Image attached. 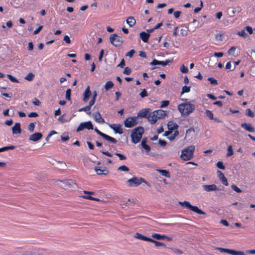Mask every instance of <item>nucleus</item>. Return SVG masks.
Segmentation results:
<instances>
[{
  "label": "nucleus",
  "mask_w": 255,
  "mask_h": 255,
  "mask_svg": "<svg viewBox=\"0 0 255 255\" xmlns=\"http://www.w3.org/2000/svg\"><path fill=\"white\" fill-rule=\"evenodd\" d=\"M185 103H181L178 106V110L182 117H186L191 114L195 109V106L190 102H187V99H182Z\"/></svg>",
  "instance_id": "obj_1"
},
{
  "label": "nucleus",
  "mask_w": 255,
  "mask_h": 255,
  "mask_svg": "<svg viewBox=\"0 0 255 255\" xmlns=\"http://www.w3.org/2000/svg\"><path fill=\"white\" fill-rule=\"evenodd\" d=\"M144 131V128L141 127H138L132 129L130 134L132 142L134 143L139 142Z\"/></svg>",
  "instance_id": "obj_2"
},
{
  "label": "nucleus",
  "mask_w": 255,
  "mask_h": 255,
  "mask_svg": "<svg viewBox=\"0 0 255 255\" xmlns=\"http://www.w3.org/2000/svg\"><path fill=\"white\" fill-rule=\"evenodd\" d=\"M195 149L194 145H190L184 148L182 150L180 157L185 161L191 160L193 157Z\"/></svg>",
  "instance_id": "obj_3"
},
{
  "label": "nucleus",
  "mask_w": 255,
  "mask_h": 255,
  "mask_svg": "<svg viewBox=\"0 0 255 255\" xmlns=\"http://www.w3.org/2000/svg\"><path fill=\"white\" fill-rule=\"evenodd\" d=\"M128 185L129 187H137L141 183H144L148 186L150 187V184L141 177H133L127 181Z\"/></svg>",
  "instance_id": "obj_4"
},
{
  "label": "nucleus",
  "mask_w": 255,
  "mask_h": 255,
  "mask_svg": "<svg viewBox=\"0 0 255 255\" xmlns=\"http://www.w3.org/2000/svg\"><path fill=\"white\" fill-rule=\"evenodd\" d=\"M179 204L181 205L182 207L187 208L193 212H194L200 215H205L206 213L199 209L197 206H192L189 202L188 201H184V202H179Z\"/></svg>",
  "instance_id": "obj_5"
},
{
  "label": "nucleus",
  "mask_w": 255,
  "mask_h": 255,
  "mask_svg": "<svg viewBox=\"0 0 255 255\" xmlns=\"http://www.w3.org/2000/svg\"><path fill=\"white\" fill-rule=\"evenodd\" d=\"M110 40L111 43L116 47L120 46L123 43L122 37L116 34L111 35L110 36Z\"/></svg>",
  "instance_id": "obj_6"
},
{
  "label": "nucleus",
  "mask_w": 255,
  "mask_h": 255,
  "mask_svg": "<svg viewBox=\"0 0 255 255\" xmlns=\"http://www.w3.org/2000/svg\"><path fill=\"white\" fill-rule=\"evenodd\" d=\"M57 184L63 188L68 189L72 186L73 185H75V183L72 180L66 179L58 181Z\"/></svg>",
  "instance_id": "obj_7"
},
{
  "label": "nucleus",
  "mask_w": 255,
  "mask_h": 255,
  "mask_svg": "<svg viewBox=\"0 0 255 255\" xmlns=\"http://www.w3.org/2000/svg\"><path fill=\"white\" fill-rule=\"evenodd\" d=\"M137 117H132L127 118L124 122L125 126L127 128H132L135 126L137 123Z\"/></svg>",
  "instance_id": "obj_8"
},
{
  "label": "nucleus",
  "mask_w": 255,
  "mask_h": 255,
  "mask_svg": "<svg viewBox=\"0 0 255 255\" xmlns=\"http://www.w3.org/2000/svg\"><path fill=\"white\" fill-rule=\"evenodd\" d=\"M85 128L93 129V127L90 121L81 123L77 128V132H79Z\"/></svg>",
  "instance_id": "obj_9"
},
{
  "label": "nucleus",
  "mask_w": 255,
  "mask_h": 255,
  "mask_svg": "<svg viewBox=\"0 0 255 255\" xmlns=\"http://www.w3.org/2000/svg\"><path fill=\"white\" fill-rule=\"evenodd\" d=\"M150 112L151 109L149 108L143 109L138 112L137 114V116L136 117H137V118L138 117L144 118L147 119L148 114Z\"/></svg>",
  "instance_id": "obj_10"
},
{
  "label": "nucleus",
  "mask_w": 255,
  "mask_h": 255,
  "mask_svg": "<svg viewBox=\"0 0 255 255\" xmlns=\"http://www.w3.org/2000/svg\"><path fill=\"white\" fill-rule=\"evenodd\" d=\"M202 187L204 191L206 192H212L218 190L217 186L216 185L213 184L211 185H202Z\"/></svg>",
  "instance_id": "obj_11"
},
{
  "label": "nucleus",
  "mask_w": 255,
  "mask_h": 255,
  "mask_svg": "<svg viewBox=\"0 0 255 255\" xmlns=\"http://www.w3.org/2000/svg\"><path fill=\"white\" fill-rule=\"evenodd\" d=\"M95 171L98 175H107L109 173V170L105 166H96L95 167Z\"/></svg>",
  "instance_id": "obj_12"
},
{
  "label": "nucleus",
  "mask_w": 255,
  "mask_h": 255,
  "mask_svg": "<svg viewBox=\"0 0 255 255\" xmlns=\"http://www.w3.org/2000/svg\"><path fill=\"white\" fill-rule=\"evenodd\" d=\"M157 117H156L154 111L153 112H150L148 114L147 120L151 124H154L157 121Z\"/></svg>",
  "instance_id": "obj_13"
},
{
  "label": "nucleus",
  "mask_w": 255,
  "mask_h": 255,
  "mask_svg": "<svg viewBox=\"0 0 255 255\" xmlns=\"http://www.w3.org/2000/svg\"><path fill=\"white\" fill-rule=\"evenodd\" d=\"M91 94H92L90 89V86H88L83 93V101L84 102H87L91 96Z\"/></svg>",
  "instance_id": "obj_14"
},
{
  "label": "nucleus",
  "mask_w": 255,
  "mask_h": 255,
  "mask_svg": "<svg viewBox=\"0 0 255 255\" xmlns=\"http://www.w3.org/2000/svg\"><path fill=\"white\" fill-rule=\"evenodd\" d=\"M42 133L40 132H36L30 135L29 139L31 141H37L38 140L42 138Z\"/></svg>",
  "instance_id": "obj_15"
},
{
  "label": "nucleus",
  "mask_w": 255,
  "mask_h": 255,
  "mask_svg": "<svg viewBox=\"0 0 255 255\" xmlns=\"http://www.w3.org/2000/svg\"><path fill=\"white\" fill-rule=\"evenodd\" d=\"M110 127L113 129L116 133L119 134H122L123 130L121 128V126L117 124H112L110 125Z\"/></svg>",
  "instance_id": "obj_16"
},
{
  "label": "nucleus",
  "mask_w": 255,
  "mask_h": 255,
  "mask_svg": "<svg viewBox=\"0 0 255 255\" xmlns=\"http://www.w3.org/2000/svg\"><path fill=\"white\" fill-rule=\"evenodd\" d=\"M178 125L172 121L168 122L167 124V127L169 130L173 131L177 129L178 128Z\"/></svg>",
  "instance_id": "obj_17"
},
{
  "label": "nucleus",
  "mask_w": 255,
  "mask_h": 255,
  "mask_svg": "<svg viewBox=\"0 0 255 255\" xmlns=\"http://www.w3.org/2000/svg\"><path fill=\"white\" fill-rule=\"evenodd\" d=\"M218 177L221 181L222 183L224 185L227 186L228 185V182L227 178L225 177L224 174L221 172L220 171H218Z\"/></svg>",
  "instance_id": "obj_18"
},
{
  "label": "nucleus",
  "mask_w": 255,
  "mask_h": 255,
  "mask_svg": "<svg viewBox=\"0 0 255 255\" xmlns=\"http://www.w3.org/2000/svg\"><path fill=\"white\" fill-rule=\"evenodd\" d=\"M241 127L245 129L246 130L249 131V132H254L255 129L252 126V125L251 124H247V123H244L242 124L241 125Z\"/></svg>",
  "instance_id": "obj_19"
},
{
  "label": "nucleus",
  "mask_w": 255,
  "mask_h": 255,
  "mask_svg": "<svg viewBox=\"0 0 255 255\" xmlns=\"http://www.w3.org/2000/svg\"><path fill=\"white\" fill-rule=\"evenodd\" d=\"M12 131L13 134L20 133L21 129L20 128V123H15L14 126L12 128Z\"/></svg>",
  "instance_id": "obj_20"
},
{
  "label": "nucleus",
  "mask_w": 255,
  "mask_h": 255,
  "mask_svg": "<svg viewBox=\"0 0 255 255\" xmlns=\"http://www.w3.org/2000/svg\"><path fill=\"white\" fill-rule=\"evenodd\" d=\"M154 113H155L156 117H157V119H162L166 115V111L163 110H155L154 111Z\"/></svg>",
  "instance_id": "obj_21"
},
{
  "label": "nucleus",
  "mask_w": 255,
  "mask_h": 255,
  "mask_svg": "<svg viewBox=\"0 0 255 255\" xmlns=\"http://www.w3.org/2000/svg\"><path fill=\"white\" fill-rule=\"evenodd\" d=\"M134 237L135 238L139 239V240H143V241H148V242L149 241L150 239L146 236H144V235H143L139 233H136L134 235Z\"/></svg>",
  "instance_id": "obj_22"
},
{
  "label": "nucleus",
  "mask_w": 255,
  "mask_h": 255,
  "mask_svg": "<svg viewBox=\"0 0 255 255\" xmlns=\"http://www.w3.org/2000/svg\"><path fill=\"white\" fill-rule=\"evenodd\" d=\"M140 37L144 42H147L148 40L150 34L146 33L144 31H142L139 34Z\"/></svg>",
  "instance_id": "obj_23"
},
{
  "label": "nucleus",
  "mask_w": 255,
  "mask_h": 255,
  "mask_svg": "<svg viewBox=\"0 0 255 255\" xmlns=\"http://www.w3.org/2000/svg\"><path fill=\"white\" fill-rule=\"evenodd\" d=\"M95 120L99 124H103L105 123V120L102 118L101 114L97 112L94 115Z\"/></svg>",
  "instance_id": "obj_24"
},
{
  "label": "nucleus",
  "mask_w": 255,
  "mask_h": 255,
  "mask_svg": "<svg viewBox=\"0 0 255 255\" xmlns=\"http://www.w3.org/2000/svg\"><path fill=\"white\" fill-rule=\"evenodd\" d=\"M94 105V104H91V102H90L89 103V105L84 108H81L79 110V112H82L84 111L87 113V114H90V110L91 107Z\"/></svg>",
  "instance_id": "obj_25"
},
{
  "label": "nucleus",
  "mask_w": 255,
  "mask_h": 255,
  "mask_svg": "<svg viewBox=\"0 0 255 255\" xmlns=\"http://www.w3.org/2000/svg\"><path fill=\"white\" fill-rule=\"evenodd\" d=\"M127 23L130 27H132L135 25L136 21L133 17L130 16L127 18Z\"/></svg>",
  "instance_id": "obj_26"
},
{
  "label": "nucleus",
  "mask_w": 255,
  "mask_h": 255,
  "mask_svg": "<svg viewBox=\"0 0 255 255\" xmlns=\"http://www.w3.org/2000/svg\"><path fill=\"white\" fill-rule=\"evenodd\" d=\"M205 113H206L207 116H208L210 118V119L214 120L218 122H220V121L218 119L214 118L213 114L212 111L207 110H206Z\"/></svg>",
  "instance_id": "obj_27"
},
{
  "label": "nucleus",
  "mask_w": 255,
  "mask_h": 255,
  "mask_svg": "<svg viewBox=\"0 0 255 255\" xmlns=\"http://www.w3.org/2000/svg\"><path fill=\"white\" fill-rule=\"evenodd\" d=\"M103 138H104L105 140L114 143H116L117 142V140L116 138L112 137L106 134H105Z\"/></svg>",
  "instance_id": "obj_28"
},
{
  "label": "nucleus",
  "mask_w": 255,
  "mask_h": 255,
  "mask_svg": "<svg viewBox=\"0 0 255 255\" xmlns=\"http://www.w3.org/2000/svg\"><path fill=\"white\" fill-rule=\"evenodd\" d=\"M152 237L156 240H161L165 239L166 236L164 235H160L159 234L154 233L152 235Z\"/></svg>",
  "instance_id": "obj_29"
},
{
  "label": "nucleus",
  "mask_w": 255,
  "mask_h": 255,
  "mask_svg": "<svg viewBox=\"0 0 255 255\" xmlns=\"http://www.w3.org/2000/svg\"><path fill=\"white\" fill-rule=\"evenodd\" d=\"M140 145L141 146V147L142 148H143L145 150V152L146 154H148L151 150L150 147L147 144H144L143 142V143H141Z\"/></svg>",
  "instance_id": "obj_30"
},
{
  "label": "nucleus",
  "mask_w": 255,
  "mask_h": 255,
  "mask_svg": "<svg viewBox=\"0 0 255 255\" xmlns=\"http://www.w3.org/2000/svg\"><path fill=\"white\" fill-rule=\"evenodd\" d=\"M237 34L245 39H248L249 38V35L245 32V29L238 31Z\"/></svg>",
  "instance_id": "obj_31"
},
{
  "label": "nucleus",
  "mask_w": 255,
  "mask_h": 255,
  "mask_svg": "<svg viewBox=\"0 0 255 255\" xmlns=\"http://www.w3.org/2000/svg\"><path fill=\"white\" fill-rule=\"evenodd\" d=\"M159 173H160L162 176H164L166 177H170V174L169 172L166 170L163 169H158L157 170Z\"/></svg>",
  "instance_id": "obj_32"
},
{
  "label": "nucleus",
  "mask_w": 255,
  "mask_h": 255,
  "mask_svg": "<svg viewBox=\"0 0 255 255\" xmlns=\"http://www.w3.org/2000/svg\"><path fill=\"white\" fill-rule=\"evenodd\" d=\"M15 254L16 255H33V254L29 251H17Z\"/></svg>",
  "instance_id": "obj_33"
},
{
  "label": "nucleus",
  "mask_w": 255,
  "mask_h": 255,
  "mask_svg": "<svg viewBox=\"0 0 255 255\" xmlns=\"http://www.w3.org/2000/svg\"><path fill=\"white\" fill-rule=\"evenodd\" d=\"M114 84L112 81H108L106 83L105 85V89L106 91L109 90L110 89L113 88Z\"/></svg>",
  "instance_id": "obj_34"
},
{
  "label": "nucleus",
  "mask_w": 255,
  "mask_h": 255,
  "mask_svg": "<svg viewBox=\"0 0 255 255\" xmlns=\"http://www.w3.org/2000/svg\"><path fill=\"white\" fill-rule=\"evenodd\" d=\"M149 242L154 243L155 244V246H156V247L165 246V244L164 243L156 241L154 240L151 238L150 239V240Z\"/></svg>",
  "instance_id": "obj_35"
},
{
  "label": "nucleus",
  "mask_w": 255,
  "mask_h": 255,
  "mask_svg": "<svg viewBox=\"0 0 255 255\" xmlns=\"http://www.w3.org/2000/svg\"><path fill=\"white\" fill-rule=\"evenodd\" d=\"M179 132L178 130H175L173 133H171L169 136H168V139L172 141L175 139V138L178 135Z\"/></svg>",
  "instance_id": "obj_36"
},
{
  "label": "nucleus",
  "mask_w": 255,
  "mask_h": 255,
  "mask_svg": "<svg viewBox=\"0 0 255 255\" xmlns=\"http://www.w3.org/2000/svg\"><path fill=\"white\" fill-rule=\"evenodd\" d=\"M234 154V151L233 150V147L231 145H229L227 148V156H231Z\"/></svg>",
  "instance_id": "obj_37"
},
{
  "label": "nucleus",
  "mask_w": 255,
  "mask_h": 255,
  "mask_svg": "<svg viewBox=\"0 0 255 255\" xmlns=\"http://www.w3.org/2000/svg\"><path fill=\"white\" fill-rule=\"evenodd\" d=\"M190 88H191V87H190V86H183L182 88L181 94H183L185 93L189 92L190 91Z\"/></svg>",
  "instance_id": "obj_38"
},
{
  "label": "nucleus",
  "mask_w": 255,
  "mask_h": 255,
  "mask_svg": "<svg viewBox=\"0 0 255 255\" xmlns=\"http://www.w3.org/2000/svg\"><path fill=\"white\" fill-rule=\"evenodd\" d=\"M246 115L250 117L253 118L255 116V114L250 109L246 110Z\"/></svg>",
  "instance_id": "obj_39"
},
{
  "label": "nucleus",
  "mask_w": 255,
  "mask_h": 255,
  "mask_svg": "<svg viewBox=\"0 0 255 255\" xmlns=\"http://www.w3.org/2000/svg\"><path fill=\"white\" fill-rule=\"evenodd\" d=\"M34 77V75L32 73H28L27 76L25 77V79L27 81H30L33 80Z\"/></svg>",
  "instance_id": "obj_40"
},
{
  "label": "nucleus",
  "mask_w": 255,
  "mask_h": 255,
  "mask_svg": "<svg viewBox=\"0 0 255 255\" xmlns=\"http://www.w3.org/2000/svg\"><path fill=\"white\" fill-rule=\"evenodd\" d=\"M97 96V92L96 91H95L93 93L92 98L91 100V101H90L91 102V104H94Z\"/></svg>",
  "instance_id": "obj_41"
},
{
  "label": "nucleus",
  "mask_w": 255,
  "mask_h": 255,
  "mask_svg": "<svg viewBox=\"0 0 255 255\" xmlns=\"http://www.w3.org/2000/svg\"><path fill=\"white\" fill-rule=\"evenodd\" d=\"M7 76L8 77V78L12 82H14V83H18V80L15 78L14 76L11 75H9V74H8L7 75Z\"/></svg>",
  "instance_id": "obj_42"
},
{
  "label": "nucleus",
  "mask_w": 255,
  "mask_h": 255,
  "mask_svg": "<svg viewBox=\"0 0 255 255\" xmlns=\"http://www.w3.org/2000/svg\"><path fill=\"white\" fill-rule=\"evenodd\" d=\"M115 154L118 156L121 160H126L127 159V157L124 154L118 152H116Z\"/></svg>",
  "instance_id": "obj_43"
},
{
  "label": "nucleus",
  "mask_w": 255,
  "mask_h": 255,
  "mask_svg": "<svg viewBox=\"0 0 255 255\" xmlns=\"http://www.w3.org/2000/svg\"><path fill=\"white\" fill-rule=\"evenodd\" d=\"M118 170L123 171H128L129 168L126 165H122L118 168Z\"/></svg>",
  "instance_id": "obj_44"
},
{
  "label": "nucleus",
  "mask_w": 255,
  "mask_h": 255,
  "mask_svg": "<svg viewBox=\"0 0 255 255\" xmlns=\"http://www.w3.org/2000/svg\"><path fill=\"white\" fill-rule=\"evenodd\" d=\"M171 250L172 251V252L174 254H177V255H181V254H182L183 253V252L181 250H180L179 249H178L171 248Z\"/></svg>",
  "instance_id": "obj_45"
},
{
  "label": "nucleus",
  "mask_w": 255,
  "mask_h": 255,
  "mask_svg": "<svg viewBox=\"0 0 255 255\" xmlns=\"http://www.w3.org/2000/svg\"><path fill=\"white\" fill-rule=\"evenodd\" d=\"M71 89H68L66 90V100H70V96H71Z\"/></svg>",
  "instance_id": "obj_46"
},
{
  "label": "nucleus",
  "mask_w": 255,
  "mask_h": 255,
  "mask_svg": "<svg viewBox=\"0 0 255 255\" xmlns=\"http://www.w3.org/2000/svg\"><path fill=\"white\" fill-rule=\"evenodd\" d=\"M232 189L237 193H241L242 190L238 188L236 185L233 184L231 186Z\"/></svg>",
  "instance_id": "obj_47"
},
{
  "label": "nucleus",
  "mask_w": 255,
  "mask_h": 255,
  "mask_svg": "<svg viewBox=\"0 0 255 255\" xmlns=\"http://www.w3.org/2000/svg\"><path fill=\"white\" fill-rule=\"evenodd\" d=\"M169 101H167V100L162 101L161 102L160 108L166 107L169 105Z\"/></svg>",
  "instance_id": "obj_48"
},
{
  "label": "nucleus",
  "mask_w": 255,
  "mask_h": 255,
  "mask_svg": "<svg viewBox=\"0 0 255 255\" xmlns=\"http://www.w3.org/2000/svg\"><path fill=\"white\" fill-rule=\"evenodd\" d=\"M141 98H144L145 97H147L148 96V94L147 91L145 90V89H143L141 92L139 94Z\"/></svg>",
  "instance_id": "obj_49"
},
{
  "label": "nucleus",
  "mask_w": 255,
  "mask_h": 255,
  "mask_svg": "<svg viewBox=\"0 0 255 255\" xmlns=\"http://www.w3.org/2000/svg\"><path fill=\"white\" fill-rule=\"evenodd\" d=\"M34 128H35V123H30L29 125V126L28 127V129L30 132H33V130H34Z\"/></svg>",
  "instance_id": "obj_50"
},
{
  "label": "nucleus",
  "mask_w": 255,
  "mask_h": 255,
  "mask_svg": "<svg viewBox=\"0 0 255 255\" xmlns=\"http://www.w3.org/2000/svg\"><path fill=\"white\" fill-rule=\"evenodd\" d=\"M180 71L183 73H187L188 72V69L186 66L182 65L180 67Z\"/></svg>",
  "instance_id": "obj_51"
},
{
  "label": "nucleus",
  "mask_w": 255,
  "mask_h": 255,
  "mask_svg": "<svg viewBox=\"0 0 255 255\" xmlns=\"http://www.w3.org/2000/svg\"><path fill=\"white\" fill-rule=\"evenodd\" d=\"M131 72V69L128 67H127L125 68L124 70V74L126 75H129Z\"/></svg>",
  "instance_id": "obj_52"
},
{
  "label": "nucleus",
  "mask_w": 255,
  "mask_h": 255,
  "mask_svg": "<svg viewBox=\"0 0 255 255\" xmlns=\"http://www.w3.org/2000/svg\"><path fill=\"white\" fill-rule=\"evenodd\" d=\"M208 80L210 82V83L213 85H217L218 82L217 81L211 77L208 78Z\"/></svg>",
  "instance_id": "obj_53"
},
{
  "label": "nucleus",
  "mask_w": 255,
  "mask_h": 255,
  "mask_svg": "<svg viewBox=\"0 0 255 255\" xmlns=\"http://www.w3.org/2000/svg\"><path fill=\"white\" fill-rule=\"evenodd\" d=\"M217 166L221 169H225V167L223 165V163L222 161H218L217 163Z\"/></svg>",
  "instance_id": "obj_54"
},
{
  "label": "nucleus",
  "mask_w": 255,
  "mask_h": 255,
  "mask_svg": "<svg viewBox=\"0 0 255 255\" xmlns=\"http://www.w3.org/2000/svg\"><path fill=\"white\" fill-rule=\"evenodd\" d=\"M171 62V61L168 60H166L165 61H160L159 65H161L162 66H165L166 65H168Z\"/></svg>",
  "instance_id": "obj_55"
},
{
  "label": "nucleus",
  "mask_w": 255,
  "mask_h": 255,
  "mask_svg": "<svg viewBox=\"0 0 255 255\" xmlns=\"http://www.w3.org/2000/svg\"><path fill=\"white\" fill-rule=\"evenodd\" d=\"M245 30H246L250 34L253 33V30L252 27L250 26H247L245 27Z\"/></svg>",
  "instance_id": "obj_56"
},
{
  "label": "nucleus",
  "mask_w": 255,
  "mask_h": 255,
  "mask_svg": "<svg viewBox=\"0 0 255 255\" xmlns=\"http://www.w3.org/2000/svg\"><path fill=\"white\" fill-rule=\"evenodd\" d=\"M134 53H135L134 50H133V49L130 50L129 51H128V53H127L126 56H128L129 57H132L133 56V54H134Z\"/></svg>",
  "instance_id": "obj_57"
},
{
  "label": "nucleus",
  "mask_w": 255,
  "mask_h": 255,
  "mask_svg": "<svg viewBox=\"0 0 255 255\" xmlns=\"http://www.w3.org/2000/svg\"><path fill=\"white\" fill-rule=\"evenodd\" d=\"M201 6L200 7H196L195 9H194V12L195 13H197L199 11H200L202 9V8L203 7V2L202 1H201Z\"/></svg>",
  "instance_id": "obj_58"
},
{
  "label": "nucleus",
  "mask_w": 255,
  "mask_h": 255,
  "mask_svg": "<svg viewBox=\"0 0 255 255\" xmlns=\"http://www.w3.org/2000/svg\"><path fill=\"white\" fill-rule=\"evenodd\" d=\"M236 48L234 46H232L231 47V48L228 51V53L229 55H233L234 54L235 51V50H236Z\"/></svg>",
  "instance_id": "obj_59"
},
{
  "label": "nucleus",
  "mask_w": 255,
  "mask_h": 255,
  "mask_svg": "<svg viewBox=\"0 0 255 255\" xmlns=\"http://www.w3.org/2000/svg\"><path fill=\"white\" fill-rule=\"evenodd\" d=\"M28 116L30 118H34L38 116V115L36 112H31L28 115Z\"/></svg>",
  "instance_id": "obj_60"
},
{
  "label": "nucleus",
  "mask_w": 255,
  "mask_h": 255,
  "mask_svg": "<svg viewBox=\"0 0 255 255\" xmlns=\"http://www.w3.org/2000/svg\"><path fill=\"white\" fill-rule=\"evenodd\" d=\"M61 140L63 141H67L69 139V136L68 135H66L64 136V134L61 135Z\"/></svg>",
  "instance_id": "obj_61"
},
{
  "label": "nucleus",
  "mask_w": 255,
  "mask_h": 255,
  "mask_svg": "<svg viewBox=\"0 0 255 255\" xmlns=\"http://www.w3.org/2000/svg\"><path fill=\"white\" fill-rule=\"evenodd\" d=\"M158 143L160 144V145L161 146H165L167 143L166 141L162 140V139H159L158 141Z\"/></svg>",
  "instance_id": "obj_62"
},
{
  "label": "nucleus",
  "mask_w": 255,
  "mask_h": 255,
  "mask_svg": "<svg viewBox=\"0 0 255 255\" xmlns=\"http://www.w3.org/2000/svg\"><path fill=\"white\" fill-rule=\"evenodd\" d=\"M234 255H246V254L243 251H237L235 250Z\"/></svg>",
  "instance_id": "obj_63"
},
{
  "label": "nucleus",
  "mask_w": 255,
  "mask_h": 255,
  "mask_svg": "<svg viewBox=\"0 0 255 255\" xmlns=\"http://www.w3.org/2000/svg\"><path fill=\"white\" fill-rule=\"evenodd\" d=\"M180 33L182 36H186L187 35V31L185 29H183V28L181 29Z\"/></svg>",
  "instance_id": "obj_64"
}]
</instances>
